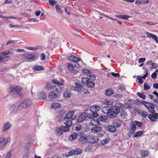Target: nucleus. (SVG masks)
I'll return each instance as SVG.
<instances>
[{
    "label": "nucleus",
    "mask_w": 158,
    "mask_h": 158,
    "mask_svg": "<svg viewBox=\"0 0 158 158\" xmlns=\"http://www.w3.org/2000/svg\"><path fill=\"white\" fill-rule=\"evenodd\" d=\"M75 111L74 110H72L69 112L64 117V119H72V120H74L76 118V117L73 116V114L74 113Z\"/></svg>",
    "instance_id": "5"
},
{
    "label": "nucleus",
    "mask_w": 158,
    "mask_h": 158,
    "mask_svg": "<svg viewBox=\"0 0 158 158\" xmlns=\"http://www.w3.org/2000/svg\"><path fill=\"white\" fill-rule=\"evenodd\" d=\"M134 123H135V125L138 126L139 127H140L142 125V123L139 122L137 121H135L134 122Z\"/></svg>",
    "instance_id": "56"
},
{
    "label": "nucleus",
    "mask_w": 158,
    "mask_h": 158,
    "mask_svg": "<svg viewBox=\"0 0 158 158\" xmlns=\"http://www.w3.org/2000/svg\"><path fill=\"white\" fill-rule=\"evenodd\" d=\"M148 116L149 118L152 121L155 122L157 120V117L156 116V113L154 115L152 114H149Z\"/></svg>",
    "instance_id": "20"
},
{
    "label": "nucleus",
    "mask_w": 158,
    "mask_h": 158,
    "mask_svg": "<svg viewBox=\"0 0 158 158\" xmlns=\"http://www.w3.org/2000/svg\"><path fill=\"white\" fill-rule=\"evenodd\" d=\"M113 102V101L109 99H105L104 101V103L107 105H111L112 104Z\"/></svg>",
    "instance_id": "27"
},
{
    "label": "nucleus",
    "mask_w": 158,
    "mask_h": 158,
    "mask_svg": "<svg viewBox=\"0 0 158 158\" xmlns=\"http://www.w3.org/2000/svg\"><path fill=\"white\" fill-rule=\"evenodd\" d=\"M82 82L83 84H87L89 80L87 77H83L82 78Z\"/></svg>",
    "instance_id": "48"
},
{
    "label": "nucleus",
    "mask_w": 158,
    "mask_h": 158,
    "mask_svg": "<svg viewBox=\"0 0 158 158\" xmlns=\"http://www.w3.org/2000/svg\"><path fill=\"white\" fill-rule=\"evenodd\" d=\"M35 70H41L43 69V68L41 66L38 65H36L34 66L33 68Z\"/></svg>",
    "instance_id": "46"
},
{
    "label": "nucleus",
    "mask_w": 158,
    "mask_h": 158,
    "mask_svg": "<svg viewBox=\"0 0 158 158\" xmlns=\"http://www.w3.org/2000/svg\"><path fill=\"white\" fill-rule=\"evenodd\" d=\"M103 122H106V118L105 116H99L98 118V121Z\"/></svg>",
    "instance_id": "38"
},
{
    "label": "nucleus",
    "mask_w": 158,
    "mask_h": 158,
    "mask_svg": "<svg viewBox=\"0 0 158 158\" xmlns=\"http://www.w3.org/2000/svg\"><path fill=\"white\" fill-rule=\"evenodd\" d=\"M157 43H158V40L157 37L155 35H153L152 37Z\"/></svg>",
    "instance_id": "64"
},
{
    "label": "nucleus",
    "mask_w": 158,
    "mask_h": 158,
    "mask_svg": "<svg viewBox=\"0 0 158 158\" xmlns=\"http://www.w3.org/2000/svg\"><path fill=\"white\" fill-rule=\"evenodd\" d=\"M57 95L54 92H51L48 94V97L52 100H53L56 98Z\"/></svg>",
    "instance_id": "22"
},
{
    "label": "nucleus",
    "mask_w": 158,
    "mask_h": 158,
    "mask_svg": "<svg viewBox=\"0 0 158 158\" xmlns=\"http://www.w3.org/2000/svg\"><path fill=\"white\" fill-rule=\"evenodd\" d=\"M88 143L90 144H94L96 143L98 140V138L97 136L93 135L88 136Z\"/></svg>",
    "instance_id": "4"
},
{
    "label": "nucleus",
    "mask_w": 158,
    "mask_h": 158,
    "mask_svg": "<svg viewBox=\"0 0 158 158\" xmlns=\"http://www.w3.org/2000/svg\"><path fill=\"white\" fill-rule=\"evenodd\" d=\"M102 129V127L100 126H95L91 129V131L93 133H96L97 134Z\"/></svg>",
    "instance_id": "11"
},
{
    "label": "nucleus",
    "mask_w": 158,
    "mask_h": 158,
    "mask_svg": "<svg viewBox=\"0 0 158 158\" xmlns=\"http://www.w3.org/2000/svg\"><path fill=\"white\" fill-rule=\"evenodd\" d=\"M52 82L54 84H57L59 85H63V83L62 82L57 81L56 79L53 80H52Z\"/></svg>",
    "instance_id": "35"
},
{
    "label": "nucleus",
    "mask_w": 158,
    "mask_h": 158,
    "mask_svg": "<svg viewBox=\"0 0 158 158\" xmlns=\"http://www.w3.org/2000/svg\"><path fill=\"white\" fill-rule=\"evenodd\" d=\"M135 130L131 129H130V130L128 132L129 135L130 136L132 135L135 133Z\"/></svg>",
    "instance_id": "62"
},
{
    "label": "nucleus",
    "mask_w": 158,
    "mask_h": 158,
    "mask_svg": "<svg viewBox=\"0 0 158 158\" xmlns=\"http://www.w3.org/2000/svg\"><path fill=\"white\" fill-rule=\"evenodd\" d=\"M31 104L32 102L31 100L27 99L21 103L20 106L23 108H26L29 106Z\"/></svg>",
    "instance_id": "7"
},
{
    "label": "nucleus",
    "mask_w": 158,
    "mask_h": 158,
    "mask_svg": "<svg viewBox=\"0 0 158 158\" xmlns=\"http://www.w3.org/2000/svg\"><path fill=\"white\" fill-rule=\"evenodd\" d=\"M120 112L119 109L118 107L115 106L111 107L109 117L111 118H114Z\"/></svg>",
    "instance_id": "1"
},
{
    "label": "nucleus",
    "mask_w": 158,
    "mask_h": 158,
    "mask_svg": "<svg viewBox=\"0 0 158 158\" xmlns=\"http://www.w3.org/2000/svg\"><path fill=\"white\" fill-rule=\"evenodd\" d=\"M100 110V107L98 106H91L90 109V110L93 111L95 112H97Z\"/></svg>",
    "instance_id": "21"
},
{
    "label": "nucleus",
    "mask_w": 158,
    "mask_h": 158,
    "mask_svg": "<svg viewBox=\"0 0 158 158\" xmlns=\"http://www.w3.org/2000/svg\"><path fill=\"white\" fill-rule=\"evenodd\" d=\"M82 73H84L86 74H87L88 75V74H91L90 71L89 70L87 69H82Z\"/></svg>",
    "instance_id": "51"
},
{
    "label": "nucleus",
    "mask_w": 158,
    "mask_h": 158,
    "mask_svg": "<svg viewBox=\"0 0 158 158\" xmlns=\"http://www.w3.org/2000/svg\"><path fill=\"white\" fill-rule=\"evenodd\" d=\"M11 137L9 136L0 137V145L5 146L7 145L10 141Z\"/></svg>",
    "instance_id": "2"
},
{
    "label": "nucleus",
    "mask_w": 158,
    "mask_h": 158,
    "mask_svg": "<svg viewBox=\"0 0 158 158\" xmlns=\"http://www.w3.org/2000/svg\"><path fill=\"white\" fill-rule=\"evenodd\" d=\"M11 156V152H8L6 153L5 158H10Z\"/></svg>",
    "instance_id": "63"
},
{
    "label": "nucleus",
    "mask_w": 158,
    "mask_h": 158,
    "mask_svg": "<svg viewBox=\"0 0 158 158\" xmlns=\"http://www.w3.org/2000/svg\"><path fill=\"white\" fill-rule=\"evenodd\" d=\"M23 57V58L29 60H33L36 58L34 55L30 53L24 54Z\"/></svg>",
    "instance_id": "10"
},
{
    "label": "nucleus",
    "mask_w": 158,
    "mask_h": 158,
    "mask_svg": "<svg viewBox=\"0 0 158 158\" xmlns=\"http://www.w3.org/2000/svg\"><path fill=\"white\" fill-rule=\"evenodd\" d=\"M127 114L126 112L123 111L121 113L120 116L121 117L124 119H125L127 118Z\"/></svg>",
    "instance_id": "53"
},
{
    "label": "nucleus",
    "mask_w": 158,
    "mask_h": 158,
    "mask_svg": "<svg viewBox=\"0 0 158 158\" xmlns=\"http://www.w3.org/2000/svg\"><path fill=\"white\" fill-rule=\"evenodd\" d=\"M151 86L147 84L146 83L144 84V89L145 90H146L149 89H150Z\"/></svg>",
    "instance_id": "59"
},
{
    "label": "nucleus",
    "mask_w": 158,
    "mask_h": 158,
    "mask_svg": "<svg viewBox=\"0 0 158 158\" xmlns=\"http://www.w3.org/2000/svg\"><path fill=\"white\" fill-rule=\"evenodd\" d=\"M14 52V49L12 48H10L8 49V50L2 52L1 54L3 56H6L8 54H11Z\"/></svg>",
    "instance_id": "15"
},
{
    "label": "nucleus",
    "mask_w": 158,
    "mask_h": 158,
    "mask_svg": "<svg viewBox=\"0 0 158 158\" xmlns=\"http://www.w3.org/2000/svg\"><path fill=\"white\" fill-rule=\"evenodd\" d=\"M111 74L113 77L116 78L119 77H120V75L119 73H115L114 72H112L111 73Z\"/></svg>",
    "instance_id": "57"
},
{
    "label": "nucleus",
    "mask_w": 158,
    "mask_h": 158,
    "mask_svg": "<svg viewBox=\"0 0 158 158\" xmlns=\"http://www.w3.org/2000/svg\"><path fill=\"white\" fill-rule=\"evenodd\" d=\"M55 9L57 13L59 14H61L62 11L60 8V6L58 4H57L55 6Z\"/></svg>",
    "instance_id": "26"
},
{
    "label": "nucleus",
    "mask_w": 158,
    "mask_h": 158,
    "mask_svg": "<svg viewBox=\"0 0 158 158\" xmlns=\"http://www.w3.org/2000/svg\"><path fill=\"white\" fill-rule=\"evenodd\" d=\"M146 60L145 58H141L138 59V62L139 63L143 62Z\"/></svg>",
    "instance_id": "61"
},
{
    "label": "nucleus",
    "mask_w": 158,
    "mask_h": 158,
    "mask_svg": "<svg viewBox=\"0 0 158 158\" xmlns=\"http://www.w3.org/2000/svg\"><path fill=\"white\" fill-rule=\"evenodd\" d=\"M22 89V88L19 86H13L10 87L8 89L9 92L14 94H18Z\"/></svg>",
    "instance_id": "3"
},
{
    "label": "nucleus",
    "mask_w": 158,
    "mask_h": 158,
    "mask_svg": "<svg viewBox=\"0 0 158 158\" xmlns=\"http://www.w3.org/2000/svg\"><path fill=\"white\" fill-rule=\"evenodd\" d=\"M137 95L139 96L140 98H142L143 99H145L146 98L145 95L144 94H143L140 92H138L137 93Z\"/></svg>",
    "instance_id": "50"
},
{
    "label": "nucleus",
    "mask_w": 158,
    "mask_h": 158,
    "mask_svg": "<svg viewBox=\"0 0 158 158\" xmlns=\"http://www.w3.org/2000/svg\"><path fill=\"white\" fill-rule=\"evenodd\" d=\"M143 133V131L142 130L139 131L135 132L133 135L134 137H138L140 136Z\"/></svg>",
    "instance_id": "24"
},
{
    "label": "nucleus",
    "mask_w": 158,
    "mask_h": 158,
    "mask_svg": "<svg viewBox=\"0 0 158 158\" xmlns=\"http://www.w3.org/2000/svg\"><path fill=\"white\" fill-rule=\"evenodd\" d=\"M75 85L77 87V91L81 90L82 88V86L79 83H75Z\"/></svg>",
    "instance_id": "49"
},
{
    "label": "nucleus",
    "mask_w": 158,
    "mask_h": 158,
    "mask_svg": "<svg viewBox=\"0 0 158 158\" xmlns=\"http://www.w3.org/2000/svg\"><path fill=\"white\" fill-rule=\"evenodd\" d=\"M149 1L148 0H146V1L145 0H137L135 1V3L137 4H139L142 3H148Z\"/></svg>",
    "instance_id": "29"
},
{
    "label": "nucleus",
    "mask_w": 158,
    "mask_h": 158,
    "mask_svg": "<svg viewBox=\"0 0 158 158\" xmlns=\"http://www.w3.org/2000/svg\"><path fill=\"white\" fill-rule=\"evenodd\" d=\"M90 111L89 113L88 114L87 113V118H92L97 117L98 115V114L97 112H95L93 111L90 110Z\"/></svg>",
    "instance_id": "9"
},
{
    "label": "nucleus",
    "mask_w": 158,
    "mask_h": 158,
    "mask_svg": "<svg viewBox=\"0 0 158 158\" xmlns=\"http://www.w3.org/2000/svg\"><path fill=\"white\" fill-rule=\"evenodd\" d=\"M118 17L119 18L123 19L126 20H128V18L130 17V16L127 15H120Z\"/></svg>",
    "instance_id": "37"
},
{
    "label": "nucleus",
    "mask_w": 158,
    "mask_h": 158,
    "mask_svg": "<svg viewBox=\"0 0 158 158\" xmlns=\"http://www.w3.org/2000/svg\"><path fill=\"white\" fill-rule=\"evenodd\" d=\"M62 131V130H60V128L59 129H57L56 130V133L59 135H61L63 134V132Z\"/></svg>",
    "instance_id": "55"
},
{
    "label": "nucleus",
    "mask_w": 158,
    "mask_h": 158,
    "mask_svg": "<svg viewBox=\"0 0 158 158\" xmlns=\"http://www.w3.org/2000/svg\"><path fill=\"white\" fill-rule=\"evenodd\" d=\"M140 154L142 157H144L147 156L148 155L149 153L147 151L142 150L141 151Z\"/></svg>",
    "instance_id": "25"
},
{
    "label": "nucleus",
    "mask_w": 158,
    "mask_h": 158,
    "mask_svg": "<svg viewBox=\"0 0 158 158\" xmlns=\"http://www.w3.org/2000/svg\"><path fill=\"white\" fill-rule=\"evenodd\" d=\"M60 130H61L63 131L66 132L69 130L70 128L66 126H62L60 127Z\"/></svg>",
    "instance_id": "34"
},
{
    "label": "nucleus",
    "mask_w": 158,
    "mask_h": 158,
    "mask_svg": "<svg viewBox=\"0 0 158 158\" xmlns=\"http://www.w3.org/2000/svg\"><path fill=\"white\" fill-rule=\"evenodd\" d=\"M73 127L74 128L75 127L76 130L77 131L80 130L81 128V126L79 124H74L73 125Z\"/></svg>",
    "instance_id": "45"
},
{
    "label": "nucleus",
    "mask_w": 158,
    "mask_h": 158,
    "mask_svg": "<svg viewBox=\"0 0 158 158\" xmlns=\"http://www.w3.org/2000/svg\"><path fill=\"white\" fill-rule=\"evenodd\" d=\"M11 126V124L10 122H6L4 124L2 128V132H4L7 131L9 129Z\"/></svg>",
    "instance_id": "8"
},
{
    "label": "nucleus",
    "mask_w": 158,
    "mask_h": 158,
    "mask_svg": "<svg viewBox=\"0 0 158 158\" xmlns=\"http://www.w3.org/2000/svg\"><path fill=\"white\" fill-rule=\"evenodd\" d=\"M67 68L69 71H71L73 70L74 66L73 65L69 63H67Z\"/></svg>",
    "instance_id": "30"
},
{
    "label": "nucleus",
    "mask_w": 158,
    "mask_h": 158,
    "mask_svg": "<svg viewBox=\"0 0 158 158\" xmlns=\"http://www.w3.org/2000/svg\"><path fill=\"white\" fill-rule=\"evenodd\" d=\"M110 107L108 106L103 107L102 109V112L105 114H108V116L110 113Z\"/></svg>",
    "instance_id": "18"
},
{
    "label": "nucleus",
    "mask_w": 158,
    "mask_h": 158,
    "mask_svg": "<svg viewBox=\"0 0 158 158\" xmlns=\"http://www.w3.org/2000/svg\"><path fill=\"white\" fill-rule=\"evenodd\" d=\"M107 130L111 132H114L116 131L115 127L113 125H109L106 127Z\"/></svg>",
    "instance_id": "19"
},
{
    "label": "nucleus",
    "mask_w": 158,
    "mask_h": 158,
    "mask_svg": "<svg viewBox=\"0 0 158 158\" xmlns=\"http://www.w3.org/2000/svg\"><path fill=\"white\" fill-rule=\"evenodd\" d=\"M68 60L71 61L74 63L77 62L80 60V59L74 56H71L68 58Z\"/></svg>",
    "instance_id": "13"
},
{
    "label": "nucleus",
    "mask_w": 158,
    "mask_h": 158,
    "mask_svg": "<svg viewBox=\"0 0 158 158\" xmlns=\"http://www.w3.org/2000/svg\"><path fill=\"white\" fill-rule=\"evenodd\" d=\"M48 2L51 5H54L57 2L56 1L54 0H49Z\"/></svg>",
    "instance_id": "58"
},
{
    "label": "nucleus",
    "mask_w": 158,
    "mask_h": 158,
    "mask_svg": "<svg viewBox=\"0 0 158 158\" xmlns=\"http://www.w3.org/2000/svg\"><path fill=\"white\" fill-rule=\"evenodd\" d=\"M130 128L131 129L135 130L136 129V126L135 123L133 122H131L130 125Z\"/></svg>",
    "instance_id": "42"
},
{
    "label": "nucleus",
    "mask_w": 158,
    "mask_h": 158,
    "mask_svg": "<svg viewBox=\"0 0 158 158\" xmlns=\"http://www.w3.org/2000/svg\"><path fill=\"white\" fill-rule=\"evenodd\" d=\"M75 154L76 153L75 150H72L69 151L68 153H68H66V156L68 157L69 156H71Z\"/></svg>",
    "instance_id": "39"
},
{
    "label": "nucleus",
    "mask_w": 158,
    "mask_h": 158,
    "mask_svg": "<svg viewBox=\"0 0 158 158\" xmlns=\"http://www.w3.org/2000/svg\"><path fill=\"white\" fill-rule=\"evenodd\" d=\"M75 150L76 155L80 154L82 152V150L79 148H76Z\"/></svg>",
    "instance_id": "54"
},
{
    "label": "nucleus",
    "mask_w": 158,
    "mask_h": 158,
    "mask_svg": "<svg viewBox=\"0 0 158 158\" xmlns=\"http://www.w3.org/2000/svg\"><path fill=\"white\" fill-rule=\"evenodd\" d=\"M115 106L118 107L120 111V109L122 110L124 108L123 105L119 102L117 103L116 106Z\"/></svg>",
    "instance_id": "40"
},
{
    "label": "nucleus",
    "mask_w": 158,
    "mask_h": 158,
    "mask_svg": "<svg viewBox=\"0 0 158 158\" xmlns=\"http://www.w3.org/2000/svg\"><path fill=\"white\" fill-rule=\"evenodd\" d=\"M51 106L52 109L59 108L61 107V105L59 103L55 102L52 103Z\"/></svg>",
    "instance_id": "16"
},
{
    "label": "nucleus",
    "mask_w": 158,
    "mask_h": 158,
    "mask_svg": "<svg viewBox=\"0 0 158 158\" xmlns=\"http://www.w3.org/2000/svg\"><path fill=\"white\" fill-rule=\"evenodd\" d=\"M94 83L93 81L88 82L87 84V86L88 87L90 88H92L94 87Z\"/></svg>",
    "instance_id": "47"
},
{
    "label": "nucleus",
    "mask_w": 158,
    "mask_h": 158,
    "mask_svg": "<svg viewBox=\"0 0 158 158\" xmlns=\"http://www.w3.org/2000/svg\"><path fill=\"white\" fill-rule=\"evenodd\" d=\"M141 115L144 117H146L147 116L148 114L147 113L146 111H143L141 113Z\"/></svg>",
    "instance_id": "60"
},
{
    "label": "nucleus",
    "mask_w": 158,
    "mask_h": 158,
    "mask_svg": "<svg viewBox=\"0 0 158 158\" xmlns=\"http://www.w3.org/2000/svg\"><path fill=\"white\" fill-rule=\"evenodd\" d=\"M87 77L89 81H94L96 79V77L95 75H91L90 74L87 75Z\"/></svg>",
    "instance_id": "32"
},
{
    "label": "nucleus",
    "mask_w": 158,
    "mask_h": 158,
    "mask_svg": "<svg viewBox=\"0 0 158 158\" xmlns=\"http://www.w3.org/2000/svg\"><path fill=\"white\" fill-rule=\"evenodd\" d=\"M148 109L149 111L152 114L155 113L154 107L152 104V106L149 107Z\"/></svg>",
    "instance_id": "44"
},
{
    "label": "nucleus",
    "mask_w": 158,
    "mask_h": 158,
    "mask_svg": "<svg viewBox=\"0 0 158 158\" xmlns=\"http://www.w3.org/2000/svg\"><path fill=\"white\" fill-rule=\"evenodd\" d=\"M77 135L76 133H73L69 137L68 140L69 141H72L75 139L77 137Z\"/></svg>",
    "instance_id": "17"
},
{
    "label": "nucleus",
    "mask_w": 158,
    "mask_h": 158,
    "mask_svg": "<svg viewBox=\"0 0 158 158\" xmlns=\"http://www.w3.org/2000/svg\"><path fill=\"white\" fill-rule=\"evenodd\" d=\"M100 123L97 119H92L89 122V125L91 126H95L100 125Z\"/></svg>",
    "instance_id": "14"
},
{
    "label": "nucleus",
    "mask_w": 158,
    "mask_h": 158,
    "mask_svg": "<svg viewBox=\"0 0 158 158\" xmlns=\"http://www.w3.org/2000/svg\"><path fill=\"white\" fill-rule=\"evenodd\" d=\"M87 113L86 112H84L80 114L77 117V120L79 123L82 122L85 120L87 118Z\"/></svg>",
    "instance_id": "6"
},
{
    "label": "nucleus",
    "mask_w": 158,
    "mask_h": 158,
    "mask_svg": "<svg viewBox=\"0 0 158 158\" xmlns=\"http://www.w3.org/2000/svg\"><path fill=\"white\" fill-rule=\"evenodd\" d=\"M64 96L65 98H69L70 97L71 94L70 91L66 90L64 93Z\"/></svg>",
    "instance_id": "28"
},
{
    "label": "nucleus",
    "mask_w": 158,
    "mask_h": 158,
    "mask_svg": "<svg viewBox=\"0 0 158 158\" xmlns=\"http://www.w3.org/2000/svg\"><path fill=\"white\" fill-rule=\"evenodd\" d=\"M64 124L66 126L68 127L69 128L71 126L72 124V123L71 121L70 120H68L64 123Z\"/></svg>",
    "instance_id": "36"
},
{
    "label": "nucleus",
    "mask_w": 158,
    "mask_h": 158,
    "mask_svg": "<svg viewBox=\"0 0 158 158\" xmlns=\"http://www.w3.org/2000/svg\"><path fill=\"white\" fill-rule=\"evenodd\" d=\"M105 133L104 131L102 129L101 130L97 133V134L99 137H102L105 134Z\"/></svg>",
    "instance_id": "52"
},
{
    "label": "nucleus",
    "mask_w": 158,
    "mask_h": 158,
    "mask_svg": "<svg viewBox=\"0 0 158 158\" xmlns=\"http://www.w3.org/2000/svg\"><path fill=\"white\" fill-rule=\"evenodd\" d=\"M79 141L82 144L88 142V136L83 135L81 136L79 139Z\"/></svg>",
    "instance_id": "12"
},
{
    "label": "nucleus",
    "mask_w": 158,
    "mask_h": 158,
    "mask_svg": "<svg viewBox=\"0 0 158 158\" xmlns=\"http://www.w3.org/2000/svg\"><path fill=\"white\" fill-rule=\"evenodd\" d=\"M114 93V90L111 89H107L105 91V94L107 96L111 95Z\"/></svg>",
    "instance_id": "23"
},
{
    "label": "nucleus",
    "mask_w": 158,
    "mask_h": 158,
    "mask_svg": "<svg viewBox=\"0 0 158 158\" xmlns=\"http://www.w3.org/2000/svg\"><path fill=\"white\" fill-rule=\"evenodd\" d=\"M142 103L145 106L147 109H148L149 107L151 106H152V104L151 103L146 102L145 101L143 102Z\"/></svg>",
    "instance_id": "43"
},
{
    "label": "nucleus",
    "mask_w": 158,
    "mask_h": 158,
    "mask_svg": "<svg viewBox=\"0 0 158 158\" xmlns=\"http://www.w3.org/2000/svg\"><path fill=\"white\" fill-rule=\"evenodd\" d=\"M39 98L42 99H44L47 97V95L44 92L41 93L39 94Z\"/></svg>",
    "instance_id": "31"
},
{
    "label": "nucleus",
    "mask_w": 158,
    "mask_h": 158,
    "mask_svg": "<svg viewBox=\"0 0 158 158\" xmlns=\"http://www.w3.org/2000/svg\"><path fill=\"white\" fill-rule=\"evenodd\" d=\"M158 64L155 62H153L151 64L150 68L151 69H156L158 67Z\"/></svg>",
    "instance_id": "33"
},
{
    "label": "nucleus",
    "mask_w": 158,
    "mask_h": 158,
    "mask_svg": "<svg viewBox=\"0 0 158 158\" xmlns=\"http://www.w3.org/2000/svg\"><path fill=\"white\" fill-rule=\"evenodd\" d=\"M51 88L52 89H54V91H57L59 89H60V90H62L63 88H61V87H60L58 85H55L52 87H51Z\"/></svg>",
    "instance_id": "41"
}]
</instances>
